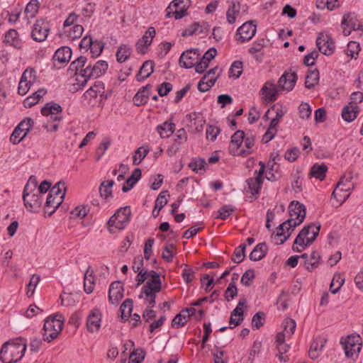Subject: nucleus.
<instances>
[{
	"instance_id": "18",
	"label": "nucleus",
	"mask_w": 363,
	"mask_h": 363,
	"mask_svg": "<svg viewBox=\"0 0 363 363\" xmlns=\"http://www.w3.org/2000/svg\"><path fill=\"white\" fill-rule=\"evenodd\" d=\"M102 313L99 308L91 310L86 317V328L91 333L99 330L101 323Z\"/></svg>"
},
{
	"instance_id": "34",
	"label": "nucleus",
	"mask_w": 363,
	"mask_h": 363,
	"mask_svg": "<svg viewBox=\"0 0 363 363\" xmlns=\"http://www.w3.org/2000/svg\"><path fill=\"white\" fill-rule=\"evenodd\" d=\"M359 113V107L356 105L345 106L342 111V117L347 122L353 121Z\"/></svg>"
},
{
	"instance_id": "14",
	"label": "nucleus",
	"mask_w": 363,
	"mask_h": 363,
	"mask_svg": "<svg viewBox=\"0 0 363 363\" xmlns=\"http://www.w3.org/2000/svg\"><path fill=\"white\" fill-rule=\"evenodd\" d=\"M354 186V183H344V180L340 181L334 189L332 196L337 199L339 205H341L349 198L350 191Z\"/></svg>"
},
{
	"instance_id": "43",
	"label": "nucleus",
	"mask_w": 363,
	"mask_h": 363,
	"mask_svg": "<svg viewBox=\"0 0 363 363\" xmlns=\"http://www.w3.org/2000/svg\"><path fill=\"white\" fill-rule=\"evenodd\" d=\"M345 282L344 277L340 273H335L333 276L330 285V291L332 294H336L339 291Z\"/></svg>"
},
{
	"instance_id": "48",
	"label": "nucleus",
	"mask_w": 363,
	"mask_h": 363,
	"mask_svg": "<svg viewBox=\"0 0 363 363\" xmlns=\"http://www.w3.org/2000/svg\"><path fill=\"white\" fill-rule=\"evenodd\" d=\"M7 43H11L13 47L20 48L21 42L18 39V34L16 30H9L5 35Z\"/></svg>"
},
{
	"instance_id": "40",
	"label": "nucleus",
	"mask_w": 363,
	"mask_h": 363,
	"mask_svg": "<svg viewBox=\"0 0 363 363\" xmlns=\"http://www.w3.org/2000/svg\"><path fill=\"white\" fill-rule=\"evenodd\" d=\"M93 274L94 271L90 267L87 269L84 274V291L88 294L94 291V278Z\"/></svg>"
},
{
	"instance_id": "47",
	"label": "nucleus",
	"mask_w": 363,
	"mask_h": 363,
	"mask_svg": "<svg viewBox=\"0 0 363 363\" xmlns=\"http://www.w3.org/2000/svg\"><path fill=\"white\" fill-rule=\"evenodd\" d=\"M38 4L37 0H31L27 4L24 13L28 19L35 17L38 11Z\"/></svg>"
},
{
	"instance_id": "9",
	"label": "nucleus",
	"mask_w": 363,
	"mask_h": 363,
	"mask_svg": "<svg viewBox=\"0 0 363 363\" xmlns=\"http://www.w3.org/2000/svg\"><path fill=\"white\" fill-rule=\"evenodd\" d=\"M190 4V0H174L166 9V16L169 18L174 16L175 19H180L187 14V9Z\"/></svg>"
},
{
	"instance_id": "35",
	"label": "nucleus",
	"mask_w": 363,
	"mask_h": 363,
	"mask_svg": "<svg viewBox=\"0 0 363 363\" xmlns=\"http://www.w3.org/2000/svg\"><path fill=\"white\" fill-rule=\"evenodd\" d=\"M154 71V63L152 61H145L142 65L138 74H137V80L142 82L147 79Z\"/></svg>"
},
{
	"instance_id": "46",
	"label": "nucleus",
	"mask_w": 363,
	"mask_h": 363,
	"mask_svg": "<svg viewBox=\"0 0 363 363\" xmlns=\"http://www.w3.org/2000/svg\"><path fill=\"white\" fill-rule=\"evenodd\" d=\"M131 54V49L127 45H121L116 52L117 61L123 62L128 59Z\"/></svg>"
},
{
	"instance_id": "16",
	"label": "nucleus",
	"mask_w": 363,
	"mask_h": 363,
	"mask_svg": "<svg viewBox=\"0 0 363 363\" xmlns=\"http://www.w3.org/2000/svg\"><path fill=\"white\" fill-rule=\"evenodd\" d=\"M220 73L217 67L211 69L199 81L198 89L201 92L208 91L214 85Z\"/></svg>"
},
{
	"instance_id": "55",
	"label": "nucleus",
	"mask_w": 363,
	"mask_h": 363,
	"mask_svg": "<svg viewBox=\"0 0 363 363\" xmlns=\"http://www.w3.org/2000/svg\"><path fill=\"white\" fill-rule=\"evenodd\" d=\"M114 184L113 180L105 181L101 183L99 192L101 196L108 198L111 195V188Z\"/></svg>"
},
{
	"instance_id": "49",
	"label": "nucleus",
	"mask_w": 363,
	"mask_h": 363,
	"mask_svg": "<svg viewBox=\"0 0 363 363\" xmlns=\"http://www.w3.org/2000/svg\"><path fill=\"white\" fill-rule=\"evenodd\" d=\"M245 149L240 150V155L242 156H247L252 152V148L255 145V138L253 135L245 136L244 140Z\"/></svg>"
},
{
	"instance_id": "44",
	"label": "nucleus",
	"mask_w": 363,
	"mask_h": 363,
	"mask_svg": "<svg viewBox=\"0 0 363 363\" xmlns=\"http://www.w3.org/2000/svg\"><path fill=\"white\" fill-rule=\"evenodd\" d=\"M149 152V149L147 147L142 146L138 148L133 156V163L135 165H138L141 163L143 159Z\"/></svg>"
},
{
	"instance_id": "58",
	"label": "nucleus",
	"mask_w": 363,
	"mask_h": 363,
	"mask_svg": "<svg viewBox=\"0 0 363 363\" xmlns=\"http://www.w3.org/2000/svg\"><path fill=\"white\" fill-rule=\"evenodd\" d=\"M235 211V208L230 205H225L221 207L217 212L216 218L222 220L226 219Z\"/></svg>"
},
{
	"instance_id": "51",
	"label": "nucleus",
	"mask_w": 363,
	"mask_h": 363,
	"mask_svg": "<svg viewBox=\"0 0 363 363\" xmlns=\"http://www.w3.org/2000/svg\"><path fill=\"white\" fill-rule=\"evenodd\" d=\"M360 51L359 43L355 41H350L347 44V49L345 50V53L347 56L351 58H356Z\"/></svg>"
},
{
	"instance_id": "6",
	"label": "nucleus",
	"mask_w": 363,
	"mask_h": 363,
	"mask_svg": "<svg viewBox=\"0 0 363 363\" xmlns=\"http://www.w3.org/2000/svg\"><path fill=\"white\" fill-rule=\"evenodd\" d=\"M131 211L129 206L120 208L110 218L107 223L110 233H115V230H123L128 224L130 220Z\"/></svg>"
},
{
	"instance_id": "20",
	"label": "nucleus",
	"mask_w": 363,
	"mask_h": 363,
	"mask_svg": "<svg viewBox=\"0 0 363 363\" xmlns=\"http://www.w3.org/2000/svg\"><path fill=\"white\" fill-rule=\"evenodd\" d=\"M155 35V29L153 27L148 28L143 36L136 43V50L138 53L143 55L147 52Z\"/></svg>"
},
{
	"instance_id": "17",
	"label": "nucleus",
	"mask_w": 363,
	"mask_h": 363,
	"mask_svg": "<svg viewBox=\"0 0 363 363\" xmlns=\"http://www.w3.org/2000/svg\"><path fill=\"white\" fill-rule=\"evenodd\" d=\"M257 30L256 25L252 21L243 23L237 30V41L242 43L250 40L255 35Z\"/></svg>"
},
{
	"instance_id": "23",
	"label": "nucleus",
	"mask_w": 363,
	"mask_h": 363,
	"mask_svg": "<svg viewBox=\"0 0 363 363\" xmlns=\"http://www.w3.org/2000/svg\"><path fill=\"white\" fill-rule=\"evenodd\" d=\"M279 88L273 82H267L260 90L262 99L267 103L274 101L278 96Z\"/></svg>"
},
{
	"instance_id": "60",
	"label": "nucleus",
	"mask_w": 363,
	"mask_h": 363,
	"mask_svg": "<svg viewBox=\"0 0 363 363\" xmlns=\"http://www.w3.org/2000/svg\"><path fill=\"white\" fill-rule=\"evenodd\" d=\"M66 186L64 182H57L50 190V194H52L53 196L63 195V199L65 196Z\"/></svg>"
},
{
	"instance_id": "30",
	"label": "nucleus",
	"mask_w": 363,
	"mask_h": 363,
	"mask_svg": "<svg viewBox=\"0 0 363 363\" xmlns=\"http://www.w3.org/2000/svg\"><path fill=\"white\" fill-rule=\"evenodd\" d=\"M84 31V28L82 25L78 24L65 29H62V35L67 38L69 40H74L79 38Z\"/></svg>"
},
{
	"instance_id": "39",
	"label": "nucleus",
	"mask_w": 363,
	"mask_h": 363,
	"mask_svg": "<svg viewBox=\"0 0 363 363\" xmlns=\"http://www.w3.org/2000/svg\"><path fill=\"white\" fill-rule=\"evenodd\" d=\"M268 248L264 242L258 244L250 255V259L252 261H259L266 255Z\"/></svg>"
},
{
	"instance_id": "15",
	"label": "nucleus",
	"mask_w": 363,
	"mask_h": 363,
	"mask_svg": "<svg viewBox=\"0 0 363 363\" xmlns=\"http://www.w3.org/2000/svg\"><path fill=\"white\" fill-rule=\"evenodd\" d=\"M50 26L47 21L38 20L33 26L31 37L37 42H43L47 38Z\"/></svg>"
},
{
	"instance_id": "45",
	"label": "nucleus",
	"mask_w": 363,
	"mask_h": 363,
	"mask_svg": "<svg viewBox=\"0 0 363 363\" xmlns=\"http://www.w3.org/2000/svg\"><path fill=\"white\" fill-rule=\"evenodd\" d=\"M319 81V72L317 69L309 72L306 77L305 85L308 89L313 88Z\"/></svg>"
},
{
	"instance_id": "19",
	"label": "nucleus",
	"mask_w": 363,
	"mask_h": 363,
	"mask_svg": "<svg viewBox=\"0 0 363 363\" xmlns=\"http://www.w3.org/2000/svg\"><path fill=\"white\" fill-rule=\"evenodd\" d=\"M200 54L198 49H192L184 52L179 59V64L184 68L196 67L199 61Z\"/></svg>"
},
{
	"instance_id": "28",
	"label": "nucleus",
	"mask_w": 363,
	"mask_h": 363,
	"mask_svg": "<svg viewBox=\"0 0 363 363\" xmlns=\"http://www.w3.org/2000/svg\"><path fill=\"white\" fill-rule=\"evenodd\" d=\"M240 15V4L238 1H231L226 11V19L229 24L235 23Z\"/></svg>"
},
{
	"instance_id": "27",
	"label": "nucleus",
	"mask_w": 363,
	"mask_h": 363,
	"mask_svg": "<svg viewBox=\"0 0 363 363\" xmlns=\"http://www.w3.org/2000/svg\"><path fill=\"white\" fill-rule=\"evenodd\" d=\"M245 133L242 130H237L231 137L230 144L229 146L230 152L233 155H240V147L243 143L245 138Z\"/></svg>"
},
{
	"instance_id": "59",
	"label": "nucleus",
	"mask_w": 363,
	"mask_h": 363,
	"mask_svg": "<svg viewBox=\"0 0 363 363\" xmlns=\"http://www.w3.org/2000/svg\"><path fill=\"white\" fill-rule=\"evenodd\" d=\"M89 208L85 206H79L71 211L72 217L74 218H83L89 213Z\"/></svg>"
},
{
	"instance_id": "42",
	"label": "nucleus",
	"mask_w": 363,
	"mask_h": 363,
	"mask_svg": "<svg viewBox=\"0 0 363 363\" xmlns=\"http://www.w3.org/2000/svg\"><path fill=\"white\" fill-rule=\"evenodd\" d=\"M174 124L165 121L157 127V130L162 138H169L174 133Z\"/></svg>"
},
{
	"instance_id": "1",
	"label": "nucleus",
	"mask_w": 363,
	"mask_h": 363,
	"mask_svg": "<svg viewBox=\"0 0 363 363\" xmlns=\"http://www.w3.org/2000/svg\"><path fill=\"white\" fill-rule=\"evenodd\" d=\"M108 69V63L104 60L96 62L94 66L87 62L86 57L80 56L71 62L69 72L76 75L77 84L84 86L91 78L96 79L103 75Z\"/></svg>"
},
{
	"instance_id": "31",
	"label": "nucleus",
	"mask_w": 363,
	"mask_h": 363,
	"mask_svg": "<svg viewBox=\"0 0 363 363\" xmlns=\"http://www.w3.org/2000/svg\"><path fill=\"white\" fill-rule=\"evenodd\" d=\"M71 48L67 46H62L56 50L53 58L59 63L64 64L68 62L71 59Z\"/></svg>"
},
{
	"instance_id": "33",
	"label": "nucleus",
	"mask_w": 363,
	"mask_h": 363,
	"mask_svg": "<svg viewBox=\"0 0 363 363\" xmlns=\"http://www.w3.org/2000/svg\"><path fill=\"white\" fill-rule=\"evenodd\" d=\"M151 89L150 85H147L143 88H141L138 93L135 95L133 98L134 104L136 106H141L147 102L149 95H150V90Z\"/></svg>"
},
{
	"instance_id": "41",
	"label": "nucleus",
	"mask_w": 363,
	"mask_h": 363,
	"mask_svg": "<svg viewBox=\"0 0 363 363\" xmlns=\"http://www.w3.org/2000/svg\"><path fill=\"white\" fill-rule=\"evenodd\" d=\"M167 196H169L167 191H161L157 196L155 201V208L152 211V215L154 217H157L160 211L167 203L168 200L167 199Z\"/></svg>"
},
{
	"instance_id": "61",
	"label": "nucleus",
	"mask_w": 363,
	"mask_h": 363,
	"mask_svg": "<svg viewBox=\"0 0 363 363\" xmlns=\"http://www.w3.org/2000/svg\"><path fill=\"white\" fill-rule=\"evenodd\" d=\"M299 116L302 119H308L311 117L312 109L308 104L302 103L298 107Z\"/></svg>"
},
{
	"instance_id": "2",
	"label": "nucleus",
	"mask_w": 363,
	"mask_h": 363,
	"mask_svg": "<svg viewBox=\"0 0 363 363\" xmlns=\"http://www.w3.org/2000/svg\"><path fill=\"white\" fill-rule=\"evenodd\" d=\"M289 218L279 225L277 231L272 235L276 245L283 244L291 235L294 228L301 224L306 217L304 205L298 201H292L289 206Z\"/></svg>"
},
{
	"instance_id": "3",
	"label": "nucleus",
	"mask_w": 363,
	"mask_h": 363,
	"mask_svg": "<svg viewBox=\"0 0 363 363\" xmlns=\"http://www.w3.org/2000/svg\"><path fill=\"white\" fill-rule=\"evenodd\" d=\"M26 343L21 340L4 343L0 351V359L4 363H16L23 357Z\"/></svg>"
},
{
	"instance_id": "13",
	"label": "nucleus",
	"mask_w": 363,
	"mask_h": 363,
	"mask_svg": "<svg viewBox=\"0 0 363 363\" xmlns=\"http://www.w3.org/2000/svg\"><path fill=\"white\" fill-rule=\"evenodd\" d=\"M259 165L260 167L259 169L255 171V177L250 178L247 180L248 189L253 195L259 194L263 182L265 164L263 162H259Z\"/></svg>"
},
{
	"instance_id": "5",
	"label": "nucleus",
	"mask_w": 363,
	"mask_h": 363,
	"mask_svg": "<svg viewBox=\"0 0 363 363\" xmlns=\"http://www.w3.org/2000/svg\"><path fill=\"white\" fill-rule=\"evenodd\" d=\"M161 285L160 274H153L152 280L142 287V291L139 295V298L144 299L145 303L147 307L150 308L154 307L156 294L161 291Z\"/></svg>"
},
{
	"instance_id": "52",
	"label": "nucleus",
	"mask_w": 363,
	"mask_h": 363,
	"mask_svg": "<svg viewBox=\"0 0 363 363\" xmlns=\"http://www.w3.org/2000/svg\"><path fill=\"white\" fill-rule=\"evenodd\" d=\"M138 274L136 277V281L138 282V285H140L145 280H147L146 283H149L152 280V277H153V274H159L157 272L152 270L150 272L147 271H140L138 272Z\"/></svg>"
},
{
	"instance_id": "10",
	"label": "nucleus",
	"mask_w": 363,
	"mask_h": 363,
	"mask_svg": "<svg viewBox=\"0 0 363 363\" xmlns=\"http://www.w3.org/2000/svg\"><path fill=\"white\" fill-rule=\"evenodd\" d=\"M33 124V121L30 118L23 120L11 134V142L13 144H18L27 135Z\"/></svg>"
},
{
	"instance_id": "36",
	"label": "nucleus",
	"mask_w": 363,
	"mask_h": 363,
	"mask_svg": "<svg viewBox=\"0 0 363 363\" xmlns=\"http://www.w3.org/2000/svg\"><path fill=\"white\" fill-rule=\"evenodd\" d=\"M104 92V84L101 82H97L94 86H91L84 94V96L86 99L96 98L99 95L102 96Z\"/></svg>"
},
{
	"instance_id": "37",
	"label": "nucleus",
	"mask_w": 363,
	"mask_h": 363,
	"mask_svg": "<svg viewBox=\"0 0 363 363\" xmlns=\"http://www.w3.org/2000/svg\"><path fill=\"white\" fill-rule=\"evenodd\" d=\"M141 178V170L139 168H136L132 172L131 176L126 180L124 184L122 190L123 192H127L130 190L134 185L139 181Z\"/></svg>"
},
{
	"instance_id": "11",
	"label": "nucleus",
	"mask_w": 363,
	"mask_h": 363,
	"mask_svg": "<svg viewBox=\"0 0 363 363\" xmlns=\"http://www.w3.org/2000/svg\"><path fill=\"white\" fill-rule=\"evenodd\" d=\"M36 75L35 71L33 69H26L21 78L18 84V93L23 96L30 89V86L35 82Z\"/></svg>"
},
{
	"instance_id": "8",
	"label": "nucleus",
	"mask_w": 363,
	"mask_h": 363,
	"mask_svg": "<svg viewBox=\"0 0 363 363\" xmlns=\"http://www.w3.org/2000/svg\"><path fill=\"white\" fill-rule=\"evenodd\" d=\"M60 318L50 316L45 320L43 326V340L48 342L55 339L60 333L63 326V321Z\"/></svg>"
},
{
	"instance_id": "24",
	"label": "nucleus",
	"mask_w": 363,
	"mask_h": 363,
	"mask_svg": "<svg viewBox=\"0 0 363 363\" xmlns=\"http://www.w3.org/2000/svg\"><path fill=\"white\" fill-rule=\"evenodd\" d=\"M296 80L295 72H285L278 81V88L279 90L290 91L294 89Z\"/></svg>"
},
{
	"instance_id": "50",
	"label": "nucleus",
	"mask_w": 363,
	"mask_h": 363,
	"mask_svg": "<svg viewBox=\"0 0 363 363\" xmlns=\"http://www.w3.org/2000/svg\"><path fill=\"white\" fill-rule=\"evenodd\" d=\"M243 70L242 62L235 61L229 69V77L238 79L242 74Z\"/></svg>"
},
{
	"instance_id": "57",
	"label": "nucleus",
	"mask_w": 363,
	"mask_h": 363,
	"mask_svg": "<svg viewBox=\"0 0 363 363\" xmlns=\"http://www.w3.org/2000/svg\"><path fill=\"white\" fill-rule=\"evenodd\" d=\"M133 310V301L131 299L125 300L121 306V316L123 318H128Z\"/></svg>"
},
{
	"instance_id": "21",
	"label": "nucleus",
	"mask_w": 363,
	"mask_h": 363,
	"mask_svg": "<svg viewBox=\"0 0 363 363\" xmlns=\"http://www.w3.org/2000/svg\"><path fill=\"white\" fill-rule=\"evenodd\" d=\"M23 199L24 205L29 211H38L41 206L42 199L39 194L23 193Z\"/></svg>"
},
{
	"instance_id": "56",
	"label": "nucleus",
	"mask_w": 363,
	"mask_h": 363,
	"mask_svg": "<svg viewBox=\"0 0 363 363\" xmlns=\"http://www.w3.org/2000/svg\"><path fill=\"white\" fill-rule=\"evenodd\" d=\"M145 353L142 349H136L130 354L128 363H141Z\"/></svg>"
},
{
	"instance_id": "62",
	"label": "nucleus",
	"mask_w": 363,
	"mask_h": 363,
	"mask_svg": "<svg viewBox=\"0 0 363 363\" xmlns=\"http://www.w3.org/2000/svg\"><path fill=\"white\" fill-rule=\"evenodd\" d=\"M246 245L245 244L240 245L238 247L234 252L233 261L235 263H240L245 258V250Z\"/></svg>"
},
{
	"instance_id": "26",
	"label": "nucleus",
	"mask_w": 363,
	"mask_h": 363,
	"mask_svg": "<svg viewBox=\"0 0 363 363\" xmlns=\"http://www.w3.org/2000/svg\"><path fill=\"white\" fill-rule=\"evenodd\" d=\"M61 111V106L55 103H48L41 109V113L47 116L48 118V119L52 121L61 120V116H58Z\"/></svg>"
},
{
	"instance_id": "29",
	"label": "nucleus",
	"mask_w": 363,
	"mask_h": 363,
	"mask_svg": "<svg viewBox=\"0 0 363 363\" xmlns=\"http://www.w3.org/2000/svg\"><path fill=\"white\" fill-rule=\"evenodd\" d=\"M63 201V195L53 196L52 194H48L46 203H45V213H48L49 216L52 215L56 209L59 207V206Z\"/></svg>"
},
{
	"instance_id": "54",
	"label": "nucleus",
	"mask_w": 363,
	"mask_h": 363,
	"mask_svg": "<svg viewBox=\"0 0 363 363\" xmlns=\"http://www.w3.org/2000/svg\"><path fill=\"white\" fill-rule=\"evenodd\" d=\"M283 332L287 335V337H290L294 334L296 330V322L291 318L285 319L282 323Z\"/></svg>"
},
{
	"instance_id": "32",
	"label": "nucleus",
	"mask_w": 363,
	"mask_h": 363,
	"mask_svg": "<svg viewBox=\"0 0 363 363\" xmlns=\"http://www.w3.org/2000/svg\"><path fill=\"white\" fill-rule=\"evenodd\" d=\"M301 258L303 260L305 268L309 271L318 267L319 264L320 256L315 252H313L311 255L303 254Z\"/></svg>"
},
{
	"instance_id": "4",
	"label": "nucleus",
	"mask_w": 363,
	"mask_h": 363,
	"mask_svg": "<svg viewBox=\"0 0 363 363\" xmlns=\"http://www.w3.org/2000/svg\"><path fill=\"white\" fill-rule=\"evenodd\" d=\"M320 229L319 223H311L305 226L297 235L293 245V250L301 252L311 245L318 236Z\"/></svg>"
},
{
	"instance_id": "12",
	"label": "nucleus",
	"mask_w": 363,
	"mask_h": 363,
	"mask_svg": "<svg viewBox=\"0 0 363 363\" xmlns=\"http://www.w3.org/2000/svg\"><path fill=\"white\" fill-rule=\"evenodd\" d=\"M316 45L319 51L325 55H332L335 49V43L331 36L325 33L319 34L316 39Z\"/></svg>"
},
{
	"instance_id": "64",
	"label": "nucleus",
	"mask_w": 363,
	"mask_h": 363,
	"mask_svg": "<svg viewBox=\"0 0 363 363\" xmlns=\"http://www.w3.org/2000/svg\"><path fill=\"white\" fill-rule=\"evenodd\" d=\"M299 154V149L298 147H293L286 151L284 158L290 162H294L298 157Z\"/></svg>"
},
{
	"instance_id": "53",
	"label": "nucleus",
	"mask_w": 363,
	"mask_h": 363,
	"mask_svg": "<svg viewBox=\"0 0 363 363\" xmlns=\"http://www.w3.org/2000/svg\"><path fill=\"white\" fill-rule=\"evenodd\" d=\"M189 315L186 313H184V310H182L179 314H177L172 320V327H182L184 326L187 321L189 320Z\"/></svg>"
},
{
	"instance_id": "38",
	"label": "nucleus",
	"mask_w": 363,
	"mask_h": 363,
	"mask_svg": "<svg viewBox=\"0 0 363 363\" xmlns=\"http://www.w3.org/2000/svg\"><path fill=\"white\" fill-rule=\"evenodd\" d=\"M327 169L328 167L324 164H315L311 169L309 176L322 181L325 177Z\"/></svg>"
},
{
	"instance_id": "25",
	"label": "nucleus",
	"mask_w": 363,
	"mask_h": 363,
	"mask_svg": "<svg viewBox=\"0 0 363 363\" xmlns=\"http://www.w3.org/2000/svg\"><path fill=\"white\" fill-rule=\"evenodd\" d=\"M123 297V287L120 281L111 283L108 290V299L112 304L117 305Z\"/></svg>"
},
{
	"instance_id": "7",
	"label": "nucleus",
	"mask_w": 363,
	"mask_h": 363,
	"mask_svg": "<svg viewBox=\"0 0 363 363\" xmlns=\"http://www.w3.org/2000/svg\"><path fill=\"white\" fill-rule=\"evenodd\" d=\"M345 356L352 359H356L360 352L362 342L359 335H350L340 340Z\"/></svg>"
},
{
	"instance_id": "22",
	"label": "nucleus",
	"mask_w": 363,
	"mask_h": 363,
	"mask_svg": "<svg viewBox=\"0 0 363 363\" xmlns=\"http://www.w3.org/2000/svg\"><path fill=\"white\" fill-rule=\"evenodd\" d=\"M246 307V299L241 298L236 308L233 311L230 318V327L233 328L238 326L243 320L244 309Z\"/></svg>"
},
{
	"instance_id": "63",
	"label": "nucleus",
	"mask_w": 363,
	"mask_h": 363,
	"mask_svg": "<svg viewBox=\"0 0 363 363\" xmlns=\"http://www.w3.org/2000/svg\"><path fill=\"white\" fill-rule=\"evenodd\" d=\"M174 245L173 244L166 245L162 252V258L167 262H170L174 257Z\"/></svg>"
}]
</instances>
